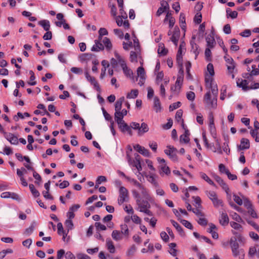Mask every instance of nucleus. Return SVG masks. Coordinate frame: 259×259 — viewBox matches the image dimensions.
Returning <instances> with one entry per match:
<instances>
[{
	"mask_svg": "<svg viewBox=\"0 0 259 259\" xmlns=\"http://www.w3.org/2000/svg\"><path fill=\"white\" fill-rule=\"evenodd\" d=\"M205 82L206 88L211 90L212 94V98L211 97L210 91L207 92L204 95L203 101L209 107L215 108L217 106V97L218 95V89L217 83L214 81L211 76L206 75Z\"/></svg>",
	"mask_w": 259,
	"mask_h": 259,
	"instance_id": "f257e3e1",
	"label": "nucleus"
},
{
	"mask_svg": "<svg viewBox=\"0 0 259 259\" xmlns=\"http://www.w3.org/2000/svg\"><path fill=\"white\" fill-rule=\"evenodd\" d=\"M132 194L134 197L136 199V204L138 207L137 209L140 211L147 207H150V202H152L153 198L148 192V198L144 195H142L136 190H132Z\"/></svg>",
	"mask_w": 259,
	"mask_h": 259,
	"instance_id": "f03ea898",
	"label": "nucleus"
},
{
	"mask_svg": "<svg viewBox=\"0 0 259 259\" xmlns=\"http://www.w3.org/2000/svg\"><path fill=\"white\" fill-rule=\"evenodd\" d=\"M131 127L134 130H138V135L139 136L143 135L149 131L148 124L145 122H142L141 125L139 123L132 122L130 124Z\"/></svg>",
	"mask_w": 259,
	"mask_h": 259,
	"instance_id": "7ed1b4c3",
	"label": "nucleus"
},
{
	"mask_svg": "<svg viewBox=\"0 0 259 259\" xmlns=\"http://www.w3.org/2000/svg\"><path fill=\"white\" fill-rule=\"evenodd\" d=\"M206 194L208 197L211 200L214 207H218L220 206H223V201L218 198L217 194L215 192L212 191H206Z\"/></svg>",
	"mask_w": 259,
	"mask_h": 259,
	"instance_id": "20e7f679",
	"label": "nucleus"
},
{
	"mask_svg": "<svg viewBox=\"0 0 259 259\" xmlns=\"http://www.w3.org/2000/svg\"><path fill=\"white\" fill-rule=\"evenodd\" d=\"M128 199V191L124 187L121 186L119 190V196L118 198V203L121 205Z\"/></svg>",
	"mask_w": 259,
	"mask_h": 259,
	"instance_id": "39448f33",
	"label": "nucleus"
},
{
	"mask_svg": "<svg viewBox=\"0 0 259 259\" xmlns=\"http://www.w3.org/2000/svg\"><path fill=\"white\" fill-rule=\"evenodd\" d=\"M208 119L209 121V128L210 133L213 138H216L217 132L214 125V117L212 112H211L209 113Z\"/></svg>",
	"mask_w": 259,
	"mask_h": 259,
	"instance_id": "423d86ee",
	"label": "nucleus"
},
{
	"mask_svg": "<svg viewBox=\"0 0 259 259\" xmlns=\"http://www.w3.org/2000/svg\"><path fill=\"white\" fill-rule=\"evenodd\" d=\"M137 75L138 77H139V81L138 84L140 86L143 85L144 84L145 80L146 79V73L144 68L142 66H140L137 69Z\"/></svg>",
	"mask_w": 259,
	"mask_h": 259,
	"instance_id": "0eeeda50",
	"label": "nucleus"
},
{
	"mask_svg": "<svg viewBox=\"0 0 259 259\" xmlns=\"http://www.w3.org/2000/svg\"><path fill=\"white\" fill-rule=\"evenodd\" d=\"M180 36V29L178 27H175L172 36L170 37V40L175 44L176 46H177L178 45Z\"/></svg>",
	"mask_w": 259,
	"mask_h": 259,
	"instance_id": "6e6552de",
	"label": "nucleus"
},
{
	"mask_svg": "<svg viewBox=\"0 0 259 259\" xmlns=\"http://www.w3.org/2000/svg\"><path fill=\"white\" fill-rule=\"evenodd\" d=\"M5 137L9 141L11 144L17 145L18 144V139L17 137L12 133H7L5 132L4 133Z\"/></svg>",
	"mask_w": 259,
	"mask_h": 259,
	"instance_id": "1a4fd4ad",
	"label": "nucleus"
},
{
	"mask_svg": "<svg viewBox=\"0 0 259 259\" xmlns=\"http://www.w3.org/2000/svg\"><path fill=\"white\" fill-rule=\"evenodd\" d=\"M116 22L118 26H123L125 29H128L130 27V23L128 21L125 19L124 21L122 20V18L121 16H116L115 18Z\"/></svg>",
	"mask_w": 259,
	"mask_h": 259,
	"instance_id": "9d476101",
	"label": "nucleus"
},
{
	"mask_svg": "<svg viewBox=\"0 0 259 259\" xmlns=\"http://www.w3.org/2000/svg\"><path fill=\"white\" fill-rule=\"evenodd\" d=\"M226 63L228 70L230 74H232V78H234L233 71L235 67V64L232 58L230 57V59L227 60Z\"/></svg>",
	"mask_w": 259,
	"mask_h": 259,
	"instance_id": "9b49d317",
	"label": "nucleus"
},
{
	"mask_svg": "<svg viewBox=\"0 0 259 259\" xmlns=\"http://www.w3.org/2000/svg\"><path fill=\"white\" fill-rule=\"evenodd\" d=\"M134 148L135 150L138 151L140 154H142L143 155L148 157L150 155L149 150L146 148H145L144 147L141 146L139 144H136L134 146Z\"/></svg>",
	"mask_w": 259,
	"mask_h": 259,
	"instance_id": "f8f14e48",
	"label": "nucleus"
},
{
	"mask_svg": "<svg viewBox=\"0 0 259 259\" xmlns=\"http://www.w3.org/2000/svg\"><path fill=\"white\" fill-rule=\"evenodd\" d=\"M134 186L138 188L139 190L141 191V195H144L146 197L148 198V190L145 188V187L142 184L140 183L138 181H137L135 184Z\"/></svg>",
	"mask_w": 259,
	"mask_h": 259,
	"instance_id": "ddd939ff",
	"label": "nucleus"
},
{
	"mask_svg": "<svg viewBox=\"0 0 259 259\" xmlns=\"http://www.w3.org/2000/svg\"><path fill=\"white\" fill-rule=\"evenodd\" d=\"M206 41L207 47L209 48H213L216 45L215 40L212 34H209L206 37Z\"/></svg>",
	"mask_w": 259,
	"mask_h": 259,
	"instance_id": "4468645a",
	"label": "nucleus"
},
{
	"mask_svg": "<svg viewBox=\"0 0 259 259\" xmlns=\"http://www.w3.org/2000/svg\"><path fill=\"white\" fill-rule=\"evenodd\" d=\"M159 174L161 176L164 175H169L170 174V170L166 164L159 165L158 166Z\"/></svg>",
	"mask_w": 259,
	"mask_h": 259,
	"instance_id": "2eb2a0df",
	"label": "nucleus"
},
{
	"mask_svg": "<svg viewBox=\"0 0 259 259\" xmlns=\"http://www.w3.org/2000/svg\"><path fill=\"white\" fill-rule=\"evenodd\" d=\"M112 238L116 241H119L123 238V235L120 231L114 230L111 234Z\"/></svg>",
	"mask_w": 259,
	"mask_h": 259,
	"instance_id": "dca6fc26",
	"label": "nucleus"
},
{
	"mask_svg": "<svg viewBox=\"0 0 259 259\" xmlns=\"http://www.w3.org/2000/svg\"><path fill=\"white\" fill-rule=\"evenodd\" d=\"M209 228L208 229L207 232L211 234L212 237L213 239H217L219 238L218 233L214 231V230L217 229L215 225L212 223L209 224Z\"/></svg>",
	"mask_w": 259,
	"mask_h": 259,
	"instance_id": "f3484780",
	"label": "nucleus"
},
{
	"mask_svg": "<svg viewBox=\"0 0 259 259\" xmlns=\"http://www.w3.org/2000/svg\"><path fill=\"white\" fill-rule=\"evenodd\" d=\"M190 45L191 47V52L195 54V59H196L198 55L199 54L198 50V46L195 42L194 40L190 41Z\"/></svg>",
	"mask_w": 259,
	"mask_h": 259,
	"instance_id": "a211bd4d",
	"label": "nucleus"
},
{
	"mask_svg": "<svg viewBox=\"0 0 259 259\" xmlns=\"http://www.w3.org/2000/svg\"><path fill=\"white\" fill-rule=\"evenodd\" d=\"M153 108L156 112H160L162 110V107L159 99L157 97L154 98Z\"/></svg>",
	"mask_w": 259,
	"mask_h": 259,
	"instance_id": "6ab92c4d",
	"label": "nucleus"
},
{
	"mask_svg": "<svg viewBox=\"0 0 259 259\" xmlns=\"http://www.w3.org/2000/svg\"><path fill=\"white\" fill-rule=\"evenodd\" d=\"M101 41L99 38L98 40H95V44L92 47L91 49L92 51L99 52L104 49V46L101 43Z\"/></svg>",
	"mask_w": 259,
	"mask_h": 259,
	"instance_id": "aec40b11",
	"label": "nucleus"
},
{
	"mask_svg": "<svg viewBox=\"0 0 259 259\" xmlns=\"http://www.w3.org/2000/svg\"><path fill=\"white\" fill-rule=\"evenodd\" d=\"M248 81L245 79H238L237 80V85L240 88H242L243 90H249V87H248Z\"/></svg>",
	"mask_w": 259,
	"mask_h": 259,
	"instance_id": "412c9836",
	"label": "nucleus"
},
{
	"mask_svg": "<svg viewBox=\"0 0 259 259\" xmlns=\"http://www.w3.org/2000/svg\"><path fill=\"white\" fill-rule=\"evenodd\" d=\"M250 147L249 141L246 138H242L241 140L239 148L240 150L248 149Z\"/></svg>",
	"mask_w": 259,
	"mask_h": 259,
	"instance_id": "4be33fe9",
	"label": "nucleus"
},
{
	"mask_svg": "<svg viewBox=\"0 0 259 259\" xmlns=\"http://www.w3.org/2000/svg\"><path fill=\"white\" fill-rule=\"evenodd\" d=\"M229 217L225 212H222L219 219L220 224L223 226H226L229 223Z\"/></svg>",
	"mask_w": 259,
	"mask_h": 259,
	"instance_id": "5701e85b",
	"label": "nucleus"
},
{
	"mask_svg": "<svg viewBox=\"0 0 259 259\" xmlns=\"http://www.w3.org/2000/svg\"><path fill=\"white\" fill-rule=\"evenodd\" d=\"M106 247L110 253H114L115 252V248L113 242L110 238L106 239Z\"/></svg>",
	"mask_w": 259,
	"mask_h": 259,
	"instance_id": "b1692460",
	"label": "nucleus"
},
{
	"mask_svg": "<svg viewBox=\"0 0 259 259\" xmlns=\"http://www.w3.org/2000/svg\"><path fill=\"white\" fill-rule=\"evenodd\" d=\"M185 15L181 13L179 17L180 25L181 28L185 31L186 28Z\"/></svg>",
	"mask_w": 259,
	"mask_h": 259,
	"instance_id": "393cba45",
	"label": "nucleus"
},
{
	"mask_svg": "<svg viewBox=\"0 0 259 259\" xmlns=\"http://www.w3.org/2000/svg\"><path fill=\"white\" fill-rule=\"evenodd\" d=\"M38 24L42 26L45 31H49L50 29V23L48 20H40Z\"/></svg>",
	"mask_w": 259,
	"mask_h": 259,
	"instance_id": "a878e982",
	"label": "nucleus"
},
{
	"mask_svg": "<svg viewBox=\"0 0 259 259\" xmlns=\"http://www.w3.org/2000/svg\"><path fill=\"white\" fill-rule=\"evenodd\" d=\"M56 17L59 21L56 22L55 24L57 26L61 27L63 23L66 22V20L64 18V15L62 13H58L56 15Z\"/></svg>",
	"mask_w": 259,
	"mask_h": 259,
	"instance_id": "bb28decb",
	"label": "nucleus"
},
{
	"mask_svg": "<svg viewBox=\"0 0 259 259\" xmlns=\"http://www.w3.org/2000/svg\"><path fill=\"white\" fill-rule=\"evenodd\" d=\"M158 53L161 56H165L168 53V50L164 47V45L162 43L159 44L157 50Z\"/></svg>",
	"mask_w": 259,
	"mask_h": 259,
	"instance_id": "cd10ccee",
	"label": "nucleus"
},
{
	"mask_svg": "<svg viewBox=\"0 0 259 259\" xmlns=\"http://www.w3.org/2000/svg\"><path fill=\"white\" fill-rule=\"evenodd\" d=\"M183 81V76L182 75H178L177 77V80L176 81V86H175V89L176 90L177 87H179V89L181 88V86L182 85ZM171 90L173 91L174 90V87H171Z\"/></svg>",
	"mask_w": 259,
	"mask_h": 259,
	"instance_id": "c85d7f7f",
	"label": "nucleus"
},
{
	"mask_svg": "<svg viewBox=\"0 0 259 259\" xmlns=\"http://www.w3.org/2000/svg\"><path fill=\"white\" fill-rule=\"evenodd\" d=\"M124 101V97H121L116 101L115 104V110L120 111L123 102Z\"/></svg>",
	"mask_w": 259,
	"mask_h": 259,
	"instance_id": "c756f323",
	"label": "nucleus"
},
{
	"mask_svg": "<svg viewBox=\"0 0 259 259\" xmlns=\"http://www.w3.org/2000/svg\"><path fill=\"white\" fill-rule=\"evenodd\" d=\"M114 55L117 60V64H119L121 68L126 65L124 60L116 52H115Z\"/></svg>",
	"mask_w": 259,
	"mask_h": 259,
	"instance_id": "7c9ffc66",
	"label": "nucleus"
},
{
	"mask_svg": "<svg viewBox=\"0 0 259 259\" xmlns=\"http://www.w3.org/2000/svg\"><path fill=\"white\" fill-rule=\"evenodd\" d=\"M227 18H231L232 19H235L237 17L238 13L237 11H232L230 8H227L226 10Z\"/></svg>",
	"mask_w": 259,
	"mask_h": 259,
	"instance_id": "2f4dec72",
	"label": "nucleus"
},
{
	"mask_svg": "<svg viewBox=\"0 0 259 259\" xmlns=\"http://www.w3.org/2000/svg\"><path fill=\"white\" fill-rule=\"evenodd\" d=\"M122 69L123 70V73L127 77L130 78H133V71L131 69L128 68L126 65H125V66L122 67Z\"/></svg>",
	"mask_w": 259,
	"mask_h": 259,
	"instance_id": "473e14b6",
	"label": "nucleus"
},
{
	"mask_svg": "<svg viewBox=\"0 0 259 259\" xmlns=\"http://www.w3.org/2000/svg\"><path fill=\"white\" fill-rule=\"evenodd\" d=\"M120 232L125 237H128L129 235V230L127 225L125 224H121L120 225Z\"/></svg>",
	"mask_w": 259,
	"mask_h": 259,
	"instance_id": "72a5a7b5",
	"label": "nucleus"
},
{
	"mask_svg": "<svg viewBox=\"0 0 259 259\" xmlns=\"http://www.w3.org/2000/svg\"><path fill=\"white\" fill-rule=\"evenodd\" d=\"M170 222L172 225L174 226V227L180 233V234L181 235H184V232H183V228H182V227L174 220H171Z\"/></svg>",
	"mask_w": 259,
	"mask_h": 259,
	"instance_id": "f704fd0d",
	"label": "nucleus"
},
{
	"mask_svg": "<svg viewBox=\"0 0 259 259\" xmlns=\"http://www.w3.org/2000/svg\"><path fill=\"white\" fill-rule=\"evenodd\" d=\"M147 180L151 183L154 187H158V183L156 180L153 175H150L147 176Z\"/></svg>",
	"mask_w": 259,
	"mask_h": 259,
	"instance_id": "c9c22d12",
	"label": "nucleus"
},
{
	"mask_svg": "<svg viewBox=\"0 0 259 259\" xmlns=\"http://www.w3.org/2000/svg\"><path fill=\"white\" fill-rule=\"evenodd\" d=\"M220 186L222 187V189L225 191V192L227 194V197L229 199H231V195L230 193V191L229 189V188L227 184H226L225 182H224L222 184L220 185Z\"/></svg>",
	"mask_w": 259,
	"mask_h": 259,
	"instance_id": "e433bc0d",
	"label": "nucleus"
},
{
	"mask_svg": "<svg viewBox=\"0 0 259 259\" xmlns=\"http://www.w3.org/2000/svg\"><path fill=\"white\" fill-rule=\"evenodd\" d=\"M169 253L174 256L177 255V249H175L176 247V244L175 243H171L169 244Z\"/></svg>",
	"mask_w": 259,
	"mask_h": 259,
	"instance_id": "4c0bfd02",
	"label": "nucleus"
},
{
	"mask_svg": "<svg viewBox=\"0 0 259 259\" xmlns=\"http://www.w3.org/2000/svg\"><path fill=\"white\" fill-rule=\"evenodd\" d=\"M139 94V91L137 89L132 90L130 93L126 95L127 99H135L137 97Z\"/></svg>",
	"mask_w": 259,
	"mask_h": 259,
	"instance_id": "58836bf2",
	"label": "nucleus"
},
{
	"mask_svg": "<svg viewBox=\"0 0 259 259\" xmlns=\"http://www.w3.org/2000/svg\"><path fill=\"white\" fill-rule=\"evenodd\" d=\"M200 176L201 178L207 182L209 184L214 186L213 182L207 176V175L204 172H200Z\"/></svg>",
	"mask_w": 259,
	"mask_h": 259,
	"instance_id": "ea45409f",
	"label": "nucleus"
},
{
	"mask_svg": "<svg viewBox=\"0 0 259 259\" xmlns=\"http://www.w3.org/2000/svg\"><path fill=\"white\" fill-rule=\"evenodd\" d=\"M207 70L209 73V75L206 74L205 76L207 75L208 76H211V77L213 78V76L214 75V71L212 64L210 63L207 65Z\"/></svg>",
	"mask_w": 259,
	"mask_h": 259,
	"instance_id": "a19ab883",
	"label": "nucleus"
},
{
	"mask_svg": "<svg viewBox=\"0 0 259 259\" xmlns=\"http://www.w3.org/2000/svg\"><path fill=\"white\" fill-rule=\"evenodd\" d=\"M30 190L34 197H37L39 196L40 193L34 187V186L32 184H30L29 185Z\"/></svg>",
	"mask_w": 259,
	"mask_h": 259,
	"instance_id": "79ce46f5",
	"label": "nucleus"
},
{
	"mask_svg": "<svg viewBox=\"0 0 259 259\" xmlns=\"http://www.w3.org/2000/svg\"><path fill=\"white\" fill-rule=\"evenodd\" d=\"M34 227H35V223L33 222L31 223V224L29 227H28V228H26L25 229V232H24V234H25L26 235H27V236H29L30 234H31L34 231Z\"/></svg>",
	"mask_w": 259,
	"mask_h": 259,
	"instance_id": "37998d69",
	"label": "nucleus"
},
{
	"mask_svg": "<svg viewBox=\"0 0 259 259\" xmlns=\"http://www.w3.org/2000/svg\"><path fill=\"white\" fill-rule=\"evenodd\" d=\"M137 248L135 245H132L126 251V255L128 256H132L136 251Z\"/></svg>",
	"mask_w": 259,
	"mask_h": 259,
	"instance_id": "c03bdc74",
	"label": "nucleus"
},
{
	"mask_svg": "<svg viewBox=\"0 0 259 259\" xmlns=\"http://www.w3.org/2000/svg\"><path fill=\"white\" fill-rule=\"evenodd\" d=\"M230 244L231 248H239V245L235 237H232L230 240Z\"/></svg>",
	"mask_w": 259,
	"mask_h": 259,
	"instance_id": "a18cd8bd",
	"label": "nucleus"
},
{
	"mask_svg": "<svg viewBox=\"0 0 259 259\" xmlns=\"http://www.w3.org/2000/svg\"><path fill=\"white\" fill-rule=\"evenodd\" d=\"M103 42L107 50H110L112 48V44L108 38L104 37L103 40Z\"/></svg>",
	"mask_w": 259,
	"mask_h": 259,
	"instance_id": "49530a36",
	"label": "nucleus"
},
{
	"mask_svg": "<svg viewBox=\"0 0 259 259\" xmlns=\"http://www.w3.org/2000/svg\"><path fill=\"white\" fill-rule=\"evenodd\" d=\"M34 113L36 115L40 114L42 116H44L45 115H46L47 116L50 117L51 114L50 113L47 111V110L46 109L45 110H43L42 111H40L39 110H35L34 111Z\"/></svg>",
	"mask_w": 259,
	"mask_h": 259,
	"instance_id": "de8ad7c7",
	"label": "nucleus"
},
{
	"mask_svg": "<svg viewBox=\"0 0 259 259\" xmlns=\"http://www.w3.org/2000/svg\"><path fill=\"white\" fill-rule=\"evenodd\" d=\"M166 148H167L164 150V153L168 156L171 154L172 152H176L177 151L176 148L171 146H167Z\"/></svg>",
	"mask_w": 259,
	"mask_h": 259,
	"instance_id": "09e8293b",
	"label": "nucleus"
},
{
	"mask_svg": "<svg viewBox=\"0 0 259 259\" xmlns=\"http://www.w3.org/2000/svg\"><path fill=\"white\" fill-rule=\"evenodd\" d=\"M251 136L255 139V141L256 142H259V133L256 130H252L250 131Z\"/></svg>",
	"mask_w": 259,
	"mask_h": 259,
	"instance_id": "8fccbe9b",
	"label": "nucleus"
},
{
	"mask_svg": "<svg viewBox=\"0 0 259 259\" xmlns=\"http://www.w3.org/2000/svg\"><path fill=\"white\" fill-rule=\"evenodd\" d=\"M120 130L122 133H125V132H127V133L130 136H132V135H133V133H132V131L131 130V126H128V124H125L124 127H123L122 128H121Z\"/></svg>",
	"mask_w": 259,
	"mask_h": 259,
	"instance_id": "3c124183",
	"label": "nucleus"
},
{
	"mask_svg": "<svg viewBox=\"0 0 259 259\" xmlns=\"http://www.w3.org/2000/svg\"><path fill=\"white\" fill-rule=\"evenodd\" d=\"M230 224V226L235 230L238 231H241L242 230V226L237 222H231Z\"/></svg>",
	"mask_w": 259,
	"mask_h": 259,
	"instance_id": "603ef678",
	"label": "nucleus"
},
{
	"mask_svg": "<svg viewBox=\"0 0 259 259\" xmlns=\"http://www.w3.org/2000/svg\"><path fill=\"white\" fill-rule=\"evenodd\" d=\"M232 218L238 223H242L243 220L236 212H233L231 214Z\"/></svg>",
	"mask_w": 259,
	"mask_h": 259,
	"instance_id": "864d4df0",
	"label": "nucleus"
},
{
	"mask_svg": "<svg viewBox=\"0 0 259 259\" xmlns=\"http://www.w3.org/2000/svg\"><path fill=\"white\" fill-rule=\"evenodd\" d=\"M99 39L101 40L103 36L108 34V31L105 28H101L99 30Z\"/></svg>",
	"mask_w": 259,
	"mask_h": 259,
	"instance_id": "5fc2aeb1",
	"label": "nucleus"
},
{
	"mask_svg": "<svg viewBox=\"0 0 259 259\" xmlns=\"http://www.w3.org/2000/svg\"><path fill=\"white\" fill-rule=\"evenodd\" d=\"M90 82L92 85H94L95 89H96L97 91H100V85L95 77L93 78L90 81Z\"/></svg>",
	"mask_w": 259,
	"mask_h": 259,
	"instance_id": "6e6d98bb",
	"label": "nucleus"
},
{
	"mask_svg": "<svg viewBox=\"0 0 259 259\" xmlns=\"http://www.w3.org/2000/svg\"><path fill=\"white\" fill-rule=\"evenodd\" d=\"M131 219L132 221L136 224H141L142 222L140 218L137 215L134 214H132Z\"/></svg>",
	"mask_w": 259,
	"mask_h": 259,
	"instance_id": "4d7b16f0",
	"label": "nucleus"
},
{
	"mask_svg": "<svg viewBox=\"0 0 259 259\" xmlns=\"http://www.w3.org/2000/svg\"><path fill=\"white\" fill-rule=\"evenodd\" d=\"M183 113V111L182 109H179L177 111L176 116H175V118H176V120L177 121H178V122L182 121V120H183L182 119Z\"/></svg>",
	"mask_w": 259,
	"mask_h": 259,
	"instance_id": "13d9d810",
	"label": "nucleus"
},
{
	"mask_svg": "<svg viewBox=\"0 0 259 259\" xmlns=\"http://www.w3.org/2000/svg\"><path fill=\"white\" fill-rule=\"evenodd\" d=\"M194 21L195 23L199 24H200L202 21V15L201 13H197L194 18Z\"/></svg>",
	"mask_w": 259,
	"mask_h": 259,
	"instance_id": "bf43d9fd",
	"label": "nucleus"
},
{
	"mask_svg": "<svg viewBox=\"0 0 259 259\" xmlns=\"http://www.w3.org/2000/svg\"><path fill=\"white\" fill-rule=\"evenodd\" d=\"M181 105V103L180 102H175L169 106V109L170 111H172L179 107H180Z\"/></svg>",
	"mask_w": 259,
	"mask_h": 259,
	"instance_id": "052dcab7",
	"label": "nucleus"
},
{
	"mask_svg": "<svg viewBox=\"0 0 259 259\" xmlns=\"http://www.w3.org/2000/svg\"><path fill=\"white\" fill-rule=\"evenodd\" d=\"M248 213L253 218L257 219L258 215L253 207L247 210Z\"/></svg>",
	"mask_w": 259,
	"mask_h": 259,
	"instance_id": "680f3d73",
	"label": "nucleus"
},
{
	"mask_svg": "<svg viewBox=\"0 0 259 259\" xmlns=\"http://www.w3.org/2000/svg\"><path fill=\"white\" fill-rule=\"evenodd\" d=\"M227 91V86L223 85L221 90L220 99L224 100L226 97V93Z\"/></svg>",
	"mask_w": 259,
	"mask_h": 259,
	"instance_id": "e2e57ef3",
	"label": "nucleus"
},
{
	"mask_svg": "<svg viewBox=\"0 0 259 259\" xmlns=\"http://www.w3.org/2000/svg\"><path fill=\"white\" fill-rule=\"evenodd\" d=\"M181 223L187 228L191 230L193 229V226L189 221L186 220H182Z\"/></svg>",
	"mask_w": 259,
	"mask_h": 259,
	"instance_id": "0e129e2a",
	"label": "nucleus"
},
{
	"mask_svg": "<svg viewBox=\"0 0 259 259\" xmlns=\"http://www.w3.org/2000/svg\"><path fill=\"white\" fill-rule=\"evenodd\" d=\"M198 223L202 226H205L207 225L208 221L207 220L204 218V217H200L199 220L197 221Z\"/></svg>",
	"mask_w": 259,
	"mask_h": 259,
	"instance_id": "69168bd1",
	"label": "nucleus"
},
{
	"mask_svg": "<svg viewBox=\"0 0 259 259\" xmlns=\"http://www.w3.org/2000/svg\"><path fill=\"white\" fill-rule=\"evenodd\" d=\"M95 226L98 230L104 231L106 230V227L100 222H96Z\"/></svg>",
	"mask_w": 259,
	"mask_h": 259,
	"instance_id": "338daca9",
	"label": "nucleus"
},
{
	"mask_svg": "<svg viewBox=\"0 0 259 259\" xmlns=\"http://www.w3.org/2000/svg\"><path fill=\"white\" fill-rule=\"evenodd\" d=\"M243 203L247 210L253 207L251 201L248 199H244Z\"/></svg>",
	"mask_w": 259,
	"mask_h": 259,
	"instance_id": "774afa93",
	"label": "nucleus"
}]
</instances>
